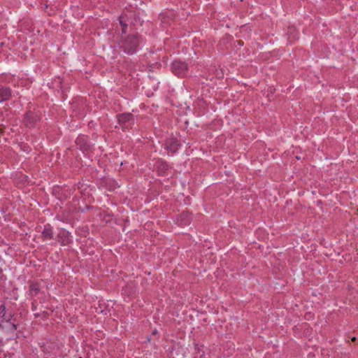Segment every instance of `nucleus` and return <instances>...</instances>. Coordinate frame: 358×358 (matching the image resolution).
<instances>
[{"mask_svg": "<svg viewBox=\"0 0 358 358\" xmlns=\"http://www.w3.org/2000/svg\"><path fill=\"white\" fill-rule=\"evenodd\" d=\"M10 96V92L8 88L0 89V103L8 100Z\"/></svg>", "mask_w": 358, "mask_h": 358, "instance_id": "obj_3", "label": "nucleus"}, {"mask_svg": "<svg viewBox=\"0 0 358 358\" xmlns=\"http://www.w3.org/2000/svg\"><path fill=\"white\" fill-rule=\"evenodd\" d=\"M131 118V115L130 114H122L120 115L118 117L119 121L121 122H125L129 121Z\"/></svg>", "mask_w": 358, "mask_h": 358, "instance_id": "obj_4", "label": "nucleus"}, {"mask_svg": "<svg viewBox=\"0 0 358 358\" xmlns=\"http://www.w3.org/2000/svg\"><path fill=\"white\" fill-rule=\"evenodd\" d=\"M180 144L178 140L175 138L170 139L166 143V148L171 150V152H175L178 149Z\"/></svg>", "mask_w": 358, "mask_h": 358, "instance_id": "obj_2", "label": "nucleus"}, {"mask_svg": "<svg viewBox=\"0 0 358 358\" xmlns=\"http://www.w3.org/2000/svg\"><path fill=\"white\" fill-rule=\"evenodd\" d=\"M62 234L64 235V236L65 237L64 239H62V243L63 245H66L68 244L69 242H70V237H69V233L66 232V231H62Z\"/></svg>", "mask_w": 358, "mask_h": 358, "instance_id": "obj_5", "label": "nucleus"}, {"mask_svg": "<svg viewBox=\"0 0 358 358\" xmlns=\"http://www.w3.org/2000/svg\"><path fill=\"white\" fill-rule=\"evenodd\" d=\"M7 320V318L6 317V312H5V307L1 306L0 307V322Z\"/></svg>", "mask_w": 358, "mask_h": 358, "instance_id": "obj_6", "label": "nucleus"}, {"mask_svg": "<svg viewBox=\"0 0 358 358\" xmlns=\"http://www.w3.org/2000/svg\"><path fill=\"white\" fill-rule=\"evenodd\" d=\"M80 358H81V357H80Z\"/></svg>", "mask_w": 358, "mask_h": 358, "instance_id": "obj_9", "label": "nucleus"}, {"mask_svg": "<svg viewBox=\"0 0 358 358\" xmlns=\"http://www.w3.org/2000/svg\"><path fill=\"white\" fill-rule=\"evenodd\" d=\"M352 341H355V337H354V338H352Z\"/></svg>", "mask_w": 358, "mask_h": 358, "instance_id": "obj_8", "label": "nucleus"}, {"mask_svg": "<svg viewBox=\"0 0 358 358\" xmlns=\"http://www.w3.org/2000/svg\"><path fill=\"white\" fill-rule=\"evenodd\" d=\"M52 234V229L45 228L43 231V234L45 238H50Z\"/></svg>", "mask_w": 358, "mask_h": 358, "instance_id": "obj_7", "label": "nucleus"}, {"mask_svg": "<svg viewBox=\"0 0 358 358\" xmlns=\"http://www.w3.org/2000/svg\"><path fill=\"white\" fill-rule=\"evenodd\" d=\"M173 71L178 76H183L187 73V66L180 61H175L173 64Z\"/></svg>", "mask_w": 358, "mask_h": 358, "instance_id": "obj_1", "label": "nucleus"}]
</instances>
